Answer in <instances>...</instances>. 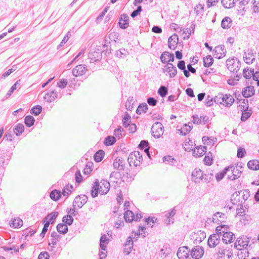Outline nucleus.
I'll use <instances>...</instances> for the list:
<instances>
[{
    "mask_svg": "<svg viewBox=\"0 0 259 259\" xmlns=\"http://www.w3.org/2000/svg\"><path fill=\"white\" fill-rule=\"evenodd\" d=\"M67 83L68 81L66 79H62L58 83V86L61 89H64L67 86Z\"/></svg>",
    "mask_w": 259,
    "mask_h": 259,
    "instance_id": "obj_63",
    "label": "nucleus"
},
{
    "mask_svg": "<svg viewBox=\"0 0 259 259\" xmlns=\"http://www.w3.org/2000/svg\"><path fill=\"white\" fill-rule=\"evenodd\" d=\"M42 107L40 105H37L34 106L31 108L30 110V113L32 114H34L35 115H38L41 111Z\"/></svg>",
    "mask_w": 259,
    "mask_h": 259,
    "instance_id": "obj_51",
    "label": "nucleus"
},
{
    "mask_svg": "<svg viewBox=\"0 0 259 259\" xmlns=\"http://www.w3.org/2000/svg\"><path fill=\"white\" fill-rule=\"evenodd\" d=\"M50 196L52 200L57 201L61 197V192L57 190H54L51 192Z\"/></svg>",
    "mask_w": 259,
    "mask_h": 259,
    "instance_id": "obj_38",
    "label": "nucleus"
},
{
    "mask_svg": "<svg viewBox=\"0 0 259 259\" xmlns=\"http://www.w3.org/2000/svg\"><path fill=\"white\" fill-rule=\"evenodd\" d=\"M221 2L225 8L229 9L234 6L235 0H222Z\"/></svg>",
    "mask_w": 259,
    "mask_h": 259,
    "instance_id": "obj_35",
    "label": "nucleus"
},
{
    "mask_svg": "<svg viewBox=\"0 0 259 259\" xmlns=\"http://www.w3.org/2000/svg\"><path fill=\"white\" fill-rule=\"evenodd\" d=\"M163 72L170 78L174 77L177 73V70L176 66L170 63H166L163 68Z\"/></svg>",
    "mask_w": 259,
    "mask_h": 259,
    "instance_id": "obj_8",
    "label": "nucleus"
},
{
    "mask_svg": "<svg viewBox=\"0 0 259 259\" xmlns=\"http://www.w3.org/2000/svg\"><path fill=\"white\" fill-rule=\"evenodd\" d=\"M49 256L47 252H41L38 255V259H49Z\"/></svg>",
    "mask_w": 259,
    "mask_h": 259,
    "instance_id": "obj_64",
    "label": "nucleus"
},
{
    "mask_svg": "<svg viewBox=\"0 0 259 259\" xmlns=\"http://www.w3.org/2000/svg\"><path fill=\"white\" fill-rule=\"evenodd\" d=\"M206 147L205 146H200L196 148L195 154L196 156H201L206 153Z\"/></svg>",
    "mask_w": 259,
    "mask_h": 259,
    "instance_id": "obj_47",
    "label": "nucleus"
},
{
    "mask_svg": "<svg viewBox=\"0 0 259 259\" xmlns=\"http://www.w3.org/2000/svg\"><path fill=\"white\" fill-rule=\"evenodd\" d=\"M57 93L54 91H50L45 94L44 99L48 102H51L57 98Z\"/></svg>",
    "mask_w": 259,
    "mask_h": 259,
    "instance_id": "obj_26",
    "label": "nucleus"
},
{
    "mask_svg": "<svg viewBox=\"0 0 259 259\" xmlns=\"http://www.w3.org/2000/svg\"><path fill=\"white\" fill-rule=\"evenodd\" d=\"M135 102V100L133 97H130L127 98L126 103L125 107L127 110L131 111L133 109V105Z\"/></svg>",
    "mask_w": 259,
    "mask_h": 259,
    "instance_id": "obj_33",
    "label": "nucleus"
},
{
    "mask_svg": "<svg viewBox=\"0 0 259 259\" xmlns=\"http://www.w3.org/2000/svg\"><path fill=\"white\" fill-rule=\"evenodd\" d=\"M227 230V228L226 227L225 225H221L220 226H218L215 229V231L217 234L221 235L222 233L224 234Z\"/></svg>",
    "mask_w": 259,
    "mask_h": 259,
    "instance_id": "obj_54",
    "label": "nucleus"
},
{
    "mask_svg": "<svg viewBox=\"0 0 259 259\" xmlns=\"http://www.w3.org/2000/svg\"><path fill=\"white\" fill-rule=\"evenodd\" d=\"M231 19L229 17H226L222 20L221 26L223 29H228L231 27Z\"/></svg>",
    "mask_w": 259,
    "mask_h": 259,
    "instance_id": "obj_28",
    "label": "nucleus"
},
{
    "mask_svg": "<svg viewBox=\"0 0 259 259\" xmlns=\"http://www.w3.org/2000/svg\"><path fill=\"white\" fill-rule=\"evenodd\" d=\"M254 69H249L247 67L243 70V75L246 79L250 78L253 75Z\"/></svg>",
    "mask_w": 259,
    "mask_h": 259,
    "instance_id": "obj_41",
    "label": "nucleus"
},
{
    "mask_svg": "<svg viewBox=\"0 0 259 259\" xmlns=\"http://www.w3.org/2000/svg\"><path fill=\"white\" fill-rule=\"evenodd\" d=\"M116 142V139L112 136H108L105 138L104 141L105 145L109 146L113 144Z\"/></svg>",
    "mask_w": 259,
    "mask_h": 259,
    "instance_id": "obj_52",
    "label": "nucleus"
},
{
    "mask_svg": "<svg viewBox=\"0 0 259 259\" xmlns=\"http://www.w3.org/2000/svg\"><path fill=\"white\" fill-rule=\"evenodd\" d=\"M130 122H131L130 115L127 113L125 114V115L122 119L123 125L126 127L128 125H130Z\"/></svg>",
    "mask_w": 259,
    "mask_h": 259,
    "instance_id": "obj_55",
    "label": "nucleus"
},
{
    "mask_svg": "<svg viewBox=\"0 0 259 259\" xmlns=\"http://www.w3.org/2000/svg\"><path fill=\"white\" fill-rule=\"evenodd\" d=\"M24 126L22 124L19 123L14 129V132L18 136L24 132Z\"/></svg>",
    "mask_w": 259,
    "mask_h": 259,
    "instance_id": "obj_42",
    "label": "nucleus"
},
{
    "mask_svg": "<svg viewBox=\"0 0 259 259\" xmlns=\"http://www.w3.org/2000/svg\"><path fill=\"white\" fill-rule=\"evenodd\" d=\"M246 153V150L244 148H239L237 151V157L239 158H243Z\"/></svg>",
    "mask_w": 259,
    "mask_h": 259,
    "instance_id": "obj_62",
    "label": "nucleus"
},
{
    "mask_svg": "<svg viewBox=\"0 0 259 259\" xmlns=\"http://www.w3.org/2000/svg\"><path fill=\"white\" fill-rule=\"evenodd\" d=\"M218 255L220 259H231L233 254L226 248L220 247L219 248Z\"/></svg>",
    "mask_w": 259,
    "mask_h": 259,
    "instance_id": "obj_12",
    "label": "nucleus"
},
{
    "mask_svg": "<svg viewBox=\"0 0 259 259\" xmlns=\"http://www.w3.org/2000/svg\"><path fill=\"white\" fill-rule=\"evenodd\" d=\"M94 53L95 54V55H93L92 52H90L89 54V57L91 60H92L93 61H96L97 60H98V59L100 57V54L98 52H94Z\"/></svg>",
    "mask_w": 259,
    "mask_h": 259,
    "instance_id": "obj_61",
    "label": "nucleus"
},
{
    "mask_svg": "<svg viewBox=\"0 0 259 259\" xmlns=\"http://www.w3.org/2000/svg\"><path fill=\"white\" fill-rule=\"evenodd\" d=\"M110 187V185L108 181L102 180L98 182L97 180L92 187L91 195L94 198L98 196L99 193L101 195H105L109 192Z\"/></svg>",
    "mask_w": 259,
    "mask_h": 259,
    "instance_id": "obj_1",
    "label": "nucleus"
},
{
    "mask_svg": "<svg viewBox=\"0 0 259 259\" xmlns=\"http://www.w3.org/2000/svg\"><path fill=\"white\" fill-rule=\"evenodd\" d=\"M20 80H17L10 88L9 91L8 92L7 95L10 97L15 90H16L17 86L20 84Z\"/></svg>",
    "mask_w": 259,
    "mask_h": 259,
    "instance_id": "obj_57",
    "label": "nucleus"
},
{
    "mask_svg": "<svg viewBox=\"0 0 259 259\" xmlns=\"http://www.w3.org/2000/svg\"><path fill=\"white\" fill-rule=\"evenodd\" d=\"M214 102L229 107L234 103V99L232 96L229 94H219L214 98Z\"/></svg>",
    "mask_w": 259,
    "mask_h": 259,
    "instance_id": "obj_2",
    "label": "nucleus"
},
{
    "mask_svg": "<svg viewBox=\"0 0 259 259\" xmlns=\"http://www.w3.org/2000/svg\"><path fill=\"white\" fill-rule=\"evenodd\" d=\"M249 242V240L246 237H240L236 240L234 244V247L237 249L241 250L247 247Z\"/></svg>",
    "mask_w": 259,
    "mask_h": 259,
    "instance_id": "obj_9",
    "label": "nucleus"
},
{
    "mask_svg": "<svg viewBox=\"0 0 259 259\" xmlns=\"http://www.w3.org/2000/svg\"><path fill=\"white\" fill-rule=\"evenodd\" d=\"M123 131V129L121 127H118L117 128L115 129L114 131V134L115 136L120 139L122 136V133Z\"/></svg>",
    "mask_w": 259,
    "mask_h": 259,
    "instance_id": "obj_60",
    "label": "nucleus"
},
{
    "mask_svg": "<svg viewBox=\"0 0 259 259\" xmlns=\"http://www.w3.org/2000/svg\"><path fill=\"white\" fill-rule=\"evenodd\" d=\"M88 201V197L85 195H80L76 196L73 201V206L74 208H81Z\"/></svg>",
    "mask_w": 259,
    "mask_h": 259,
    "instance_id": "obj_10",
    "label": "nucleus"
},
{
    "mask_svg": "<svg viewBox=\"0 0 259 259\" xmlns=\"http://www.w3.org/2000/svg\"><path fill=\"white\" fill-rule=\"evenodd\" d=\"M142 159V154L139 151H135L129 155L127 160L130 166H138L140 165Z\"/></svg>",
    "mask_w": 259,
    "mask_h": 259,
    "instance_id": "obj_3",
    "label": "nucleus"
},
{
    "mask_svg": "<svg viewBox=\"0 0 259 259\" xmlns=\"http://www.w3.org/2000/svg\"><path fill=\"white\" fill-rule=\"evenodd\" d=\"M226 50L224 46L220 45L215 47L213 50V56L218 59H220L225 56Z\"/></svg>",
    "mask_w": 259,
    "mask_h": 259,
    "instance_id": "obj_13",
    "label": "nucleus"
},
{
    "mask_svg": "<svg viewBox=\"0 0 259 259\" xmlns=\"http://www.w3.org/2000/svg\"><path fill=\"white\" fill-rule=\"evenodd\" d=\"M220 241V235L216 234L211 235L208 239V245L211 248L215 247Z\"/></svg>",
    "mask_w": 259,
    "mask_h": 259,
    "instance_id": "obj_14",
    "label": "nucleus"
},
{
    "mask_svg": "<svg viewBox=\"0 0 259 259\" xmlns=\"http://www.w3.org/2000/svg\"><path fill=\"white\" fill-rule=\"evenodd\" d=\"M192 251H194V248H192L191 250H190L188 247L182 246L179 248L177 252V256L179 259H187L189 257L190 255L191 256L192 258H193Z\"/></svg>",
    "mask_w": 259,
    "mask_h": 259,
    "instance_id": "obj_6",
    "label": "nucleus"
},
{
    "mask_svg": "<svg viewBox=\"0 0 259 259\" xmlns=\"http://www.w3.org/2000/svg\"><path fill=\"white\" fill-rule=\"evenodd\" d=\"M148 146V142L146 141H142L141 142L140 144H139V147L141 148V149H143L144 148H145V152L147 153L148 156H149V148H147Z\"/></svg>",
    "mask_w": 259,
    "mask_h": 259,
    "instance_id": "obj_56",
    "label": "nucleus"
},
{
    "mask_svg": "<svg viewBox=\"0 0 259 259\" xmlns=\"http://www.w3.org/2000/svg\"><path fill=\"white\" fill-rule=\"evenodd\" d=\"M184 149L186 151H192L194 153V142L190 139H187L183 144Z\"/></svg>",
    "mask_w": 259,
    "mask_h": 259,
    "instance_id": "obj_23",
    "label": "nucleus"
},
{
    "mask_svg": "<svg viewBox=\"0 0 259 259\" xmlns=\"http://www.w3.org/2000/svg\"><path fill=\"white\" fill-rule=\"evenodd\" d=\"M248 167L252 170L259 169V160H251L247 163Z\"/></svg>",
    "mask_w": 259,
    "mask_h": 259,
    "instance_id": "obj_27",
    "label": "nucleus"
},
{
    "mask_svg": "<svg viewBox=\"0 0 259 259\" xmlns=\"http://www.w3.org/2000/svg\"><path fill=\"white\" fill-rule=\"evenodd\" d=\"M151 132L153 137L159 138L163 134L164 127L161 122H155L152 126Z\"/></svg>",
    "mask_w": 259,
    "mask_h": 259,
    "instance_id": "obj_7",
    "label": "nucleus"
},
{
    "mask_svg": "<svg viewBox=\"0 0 259 259\" xmlns=\"http://www.w3.org/2000/svg\"><path fill=\"white\" fill-rule=\"evenodd\" d=\"M25 123L28 127L32 126L35 121L34 117L31 115L26 116L25 118Z\"/></svg>",
    "mask_w": 259,
    "mask_h": 259,
    "instance_id": "obj_45",
    "label": "nucleus"
},
{
    "mask_svg": "<svg viewBox=\"0 0 259 259\" xmlns=\"http://www.w3.org/2000/svg\"><path fill=\"white\" fill-rule=\"evenodd\" d=\"M73 221V219L72 217L70 215H67L65 216L63 218V222L66 224L67 225H70L72 224Z\"/></svg>",
    "mask_w": 259,
    "mask_h": 259,
    "instance_id": "obj_58",
    "label": "nucleus"
},
{
    "mask_svg": "<svg viewBox=\"0 0 259 259\" xmlns=\"http://www.w3.org/2000/svg\"><path fill=\"white\" fill-rule=\"evenodd\" d=\"M10 226L14 229H18L23 226V221L19 217H14L10 221Z\"/></svg>",
    "mask_w": 259,
    "mask_h": 259,
    "instance_id": "obj_16",
    "label": "nucleus"
},
{
    "mask_svg": "<svg viewBox=\"0 0 259 259\" xmlns=\"http://www.w3.org/2000/svg\"><path fill=\"white\" fill-rule=\"evenodd\" d=\"M119 25L122 29L126 28L128 26V17L125 14L121 15L119 21Z\"/></svg>",
    "mask_w": 259,
    "mask_h": 259,
    "instance_id": "obj_22",
    "label": "nucleus"
},
{
    "mask_svg": "<svg viewBox=\"0 0 259 259\" xmlns=\"http://www.w3.org/2000/svg\"><path fill=\"white\" fill-rule=\"evenodd\" d=\"M205 233L203 231H199L197 233V237L195 238V241L200 243L202 242V241L204 240L205 238Z\"/></svg>",
    "mask_w": 259,
    "mask_h": 259,
    "instance_id": "obj_49",
    "label": "nucleus"
},
{
    "mask_svg": "<svg viewBox=\"0 0 259 259\" xmlns=\"http://www.w3.org/2000/svg\"><path fill=\"white\" fill-rule=\"evenodd\" d=\"M232 168H230V169L231 170L232 175L231 176H228V179L231 181L235 180L239 178L242 171L241 170L242 166L236 165L235 166H230Z\"/></svg>",
    "mask_w": 259,
    "mask_h": 259,
    "instance_id": "obj_11",
    "label": "nucleus"
},
{
    "mask_svg": "<svg viewBox=\"0 0 259 259\" xmlns=\"http://www.w3.org/2000/svg\"><path fill=\"white\" fill-rule=\"evenodd\" d=\"M133 248V241L132 237H129L124 244V253L127 255L132 250Z\"/></svg>",
    "mask_w": 259,
    "mask_h": 259,
    "instance_id": "obj_21",
    "label": "nucleus"
},
{
    "mask_svg": "<svg viewBox=\"0 0 259 259\" xmlns=\"http://www.w3.org/2000/svg\"><path fill=\"white\" fill-rule=\"evenodd\" d=\"M161 61L163 63H168L173 62L175 59L174 54L169 53L168 52H164L162 53L160 57Z\"/></svg>",
    "mask_w": 259,
    "mask_h": 259,
    "instance_id": "obj_15",
    "label": "nucleus"
},
{
    "mask_svg": "<svg viewBox=\"0 0 259 259\" xmlns=\"http://www.w3.org/2000/svg\"><path fill=\"white\" fill-rule=\"evenodd\" d=\"M58 215V212L57 211L53 212L50 214H49L46 218L45 220H47L51 224L53 223L54 221L57 218Z\"/></svg>",
    "mask_w": 259,
    "mask_h": 259,
    "instance_id": "obj_39",
    "label": "nucleus"
},
{
    "mask_svg": "<svg viewBox=\"0 0 259 259\" xmlns=\"http://www.w3.org/2000/svg\"><path fill=\"white\" fill-rule=\"evenodd\" d=\"M254 60L255 58L252 54H245V56L244 57V60L247 64L252 63Z\"/></svg>",
    "mask_w": 259,
    "mask_h": 259,
    "instance_id": "obj_50",
    "label": "nucleus"
},
{
    "mask_svg": "<svg viewBox=\"0 0 259 259\" xmlns=\"http://www.w3.org/2000/svg\"><path fill=\"white\" fill-rule=\"evenodd\" d=\"M212 174H203L200 181L204 183H208L212 180Z\"/></svg>",
    "mask_w": 259,
    "mask_h": 259,
    "instance_id": "obj_48",
    "label": "nucleus"
},
{
    "mask_svg": "<svg viewBox=\"0 0 259 259\" xmlns=\"http://www.w3.org/2000/svg\"><path fill=\"white\" fill-rule=\"evenodd\" d=\"M109 243V239L107 235H103L100 240V247L101 250L99 251V255L100 259H104L107 256V245Z\"/></svg>",
    "mask_w": 259,
    "mask_h": 259,
    "instance_id": "obj_4",
    "label": "nucleus"
},
{
    "mask_svg": "<svg viewBox=\"0 0 259 259\" xmlns=\"http://www.w3.org/2000/svg\"><path fill=\"white\" fill-rule=\"evenodd\" d=\"M176 210L175 208H173L170 212H167L166 214V216L167 217L166 220H165V223L167 224H170L171 222L173 223V219L171 220V218L175 215L176 214Z\"/></svg>",
    "mask_w": 259,
    "mask_h": 259,
    "instance_id": "obj_36",
    "label": "nucleus"
},
{
    "mask_svg": "<svg viewBox=\"0 0 259 259\" xmlns=\"http://www.w3.org/2000/svg\"><path fill=\"white\" fill-rule=\"evenodd\" d=\"M204 254V250L203 247L200 246H195V259L202 258Z\"/></svg>",
    "mask_w": 259,
    "mask_h": 259,
    "instance_id": "obj_29",
    "label": "nucleus"
},
{
    "mask_svg": "<svg viewBox=\"0 0 259 259\" xmlns=\"http://www.w3.org/2000/svg\"><path fill=\"white\" fill-rule=\"evenodd\" d=\"M232 168L230 166L226 167L224 168V170H223L222 171L217 173L215 175V178L217 181H221L225 176V175L226 174L227 172L230 170V168Z\"/></svg>",
    "mask_w": 259,
    "mask_h": 259,
    "instance_id": "obj_31",
    "label": "nucleus"
},
{
    "mask_svg": "<svg viewBox=\"0 0 259 259\" xmlns=\"http://www.w3.org/2000/svg\"><path fill=\"white\" fill-rule=\"evenodd\" d=\"M124 217L126 222H131L134 220L135 215L132 211L127 210L125 212Z\"/></svg>",
    "mask_w": 259,
    "mask_h": 259,
    "instance_id": "obj_34",
    "label": "nucleus"
},
{
    "mask_svg": "<svg viewBox=\"0 0 259 259\" xmlns=\"http://www.w3.org/2000/svg\"><path fill=\"white\" fill-rule=\"evenodd\" d=\"M235 238L234 234L231 232L226 231L223 234L222 240L226 244L231 243Z\"/></svg>",
    "mask_w": 259,
    "mask_h": 259,
    "instance_id": "obj_18",
    "label": "nucleus"
},
{
    "mask_svg": "<svg viewBox=\"0 0 259 259\" xmlns=\"http://www.w3.org/2000/svg\"><path fill=\"white\" fill-rule=\"evenodd\" d=\"M226 216L225 213L217 212L213 214L212 217V222L219 224V222H223L226 219Z\"/></svg>",
    "mask_w": 259,
    "mask_h": 259,
    "instance_id": "obj_20",
    "label": "nucleus"
},
{
    "mask_svg": "<svg viewBox=\"0 0 259 259\" xmlns=\"http://www.w3.org/2000/svg\"><path fill=\"white\" fill-rule=\"evenodd\" d=\"M203 6L202 5H198L195 7V16L198 17V19L201 18L202 16L204 14Z\"/></svg>",
    "mask_w": 259,
    "mask_h": 259,
    "instance_id": "obj_30",
    "label": "nucleus"
},
{
    "mask_svg": "<svg viewBox=\"0 0 259 259\" xmlns=\"http://www.w3.org/2000/svg\"><path fill=\"white\" fill-rule=\"evenodd\" d=\"M213 59L210 56H207L205 58H203L204 66L206 67H209L213 63Z\"/></svg>",
    "mask_w": 259,
    "mask_h": 259,
    "instance_id": "obj_44",
    "label": "nucleus"
},
{
    "mask_svg": "<svg viewBox=\"0 0 259 259\" xmlns=\"http://www.w3.org/2000/svg\"><path fill=\"white\" fill-rule=\"evenodd\" d=\"M178 41V36L177 34H173L168 38V45L170 49L175 50L177 47Z\"/></svg>",
    "mask_w": 259,
    "mask_h": 259,
    "instance_id": "obj_19",
    "label": "nucleus"
},
{
    "mask_svg": "<svg viewBox=\"0 0 259 259\" xmlns=\"http://www.w3.org/2000/svg\"><path fill=\"white\" fill-rule=\"evenodd\" d=\"M73 191V186L71 185H66L62 190V194L64 196H68Z\"/></svg>",
    "mask_w": 259,
    "mask_h": 259,
    "instance_id": "obj_37",
    "label": "nucleus"
},
{
    "mask_svg": "<svg viewBox=\"0 0 259 259\" xmlns=\"http://www.w3.org/2000/svg\"><path fill=\"white\" fill-rule=\"evenodd\" d=\"M226 65L231 72H237L239 70L240 62L236 58H233L227 60Z\"/></svg>",
    "mask_w": 259,
    "mask_h": 259,
    "instance_id": "obj_5",
    "label": "nucleus"
},
{
    "mask_svg": "<svg viewBox=\"0 0 259 259\" xmlns=\"http://www.w3.org/2000/svg\"><path fill=\"white\" fill-rule=\"evenodd\" d=\"M158 94L162 97H165L167 93V89L164 86L160 87L158 91Z\"/></svg>",
    "mask_w": 259,
    "mask_h": 259,
    "instance_id": "obj_59",
    "label": "nucleus"
},
{
    "mask_svg": "<svg viewBox=\"0 0 259 259\" xmlns=\"http://www.w3.org/2000/svg\"><path fill=\"white\" fill-rule=\"evenodd\" d=\"M114 168L121 170L123 169V161L119 158H116L113 163Z\"/></svg>",
    "mask_w": 259,
    "mask_h": 259,
    "instance_id": "obj_32",
    "label": "nucleus"
},
{
    "mask_svg": "<svg viewBox=\"0 0 259 259\" xmlns=\"http://www.w3.org/2000/svg\"><path fill=\"white\" fill-rule=\"evenodd\" d=\"M242 96L245 98H249L254 94V88L252 86H249L244 88L242 92Z\"/></svg>",
    "mask_w": 259,
    "mask_h": 259,
    "instance_id": "obj_24",
    "label": "nucleus"
},
{
    "mask_svg": "<svg viewBox=\"0 0 259 259\" xmlns=\"http://www.w3.org/2000/svg\"><path fill=\"white\" fill-rule=\"evenodd\" d=\"M148 109V105L146 103L140 104L137 109L136 112L137 114H141L145 113Z\"/></svg>",
    "mask_w": 259,
    "mask_h": 259,
    "instance_id": "obj_46",
    "label": "nucleus"
},
{
    "mask_svg": "<svg viewBox=\"0 0 259 259\" xmlns=\"http://www.w3.org/2000/svg\"><path fill=\"white\" fill-rule=\"evenodd\" d=\"M104 154V152L103 150H99L94 155V158L96 162H100L103 159Z\"/></svg>",
    "mask_w": 259,
    "mask_h": 259,
    "instance_id": "obj_40",
    "label": "nucleus"
},
{
    "mask_svg": "<svg viewBox=\"0 0 259 259\" xmlns=\"http://www.w3.org/2000/svg\"><path fill=\"white\" fill-rule=\"evenodd\" d=\"M193 128V124L189 122L188 124H184L183 126L179 130L180 134L182 135H186L188 134Z\"/></svg>",
    "mask_w": 259,
    "mask_h": 259,
    "instance_id": "obj_25",
    "label": "nucleus"
},
{
    "mask_svg": "<svg viewBox=\"0 0 259 259\" xmlns=\"http://www.w3.org/2000/svg\"><path fill=\"white\" fill-rule=\"evenodd\" d=\"M209 121V117L207 115H203L201 116L200 118H199L196 122L197 124H205L207 123Z\"/></svg>",
    "mask_w": 259,
    "mask_h": 259,
    "instance_id": "obj_53",
    "label": "nucleus"
},
{
    "mask_svg": "<svg viewBox=\"0 0 259 259\" xmlns=\"http://www.w3.org/2000/svg\"><path fill=\"white\" fill-rule=\"evenodd\" d=\"M87 69L84 65L76 66L72 70L73 75L75 76H81L85 74Z\"/></svg>",
    "mask_w": 259,
    "mask_h": 259,
    "instance_id": "obj_17",
    "label": "nucleus"
},
{
    "mask_svg": "<svg viewBox=\"0 0 259 259\" xmlns=\"http://www.w3.org/2000/svg\"><path fill=\"white\" fill-rule=\"evenodd\" d=\"M57 229L59 233L64 234L68 231V227L66 225L59 224L57 226Z\"/></svg>",
    "mask_w": 259,
    "mask_h": 259,
    "instance_id": "obj_43",
    "label": "nucleus"
}]
</instances>
